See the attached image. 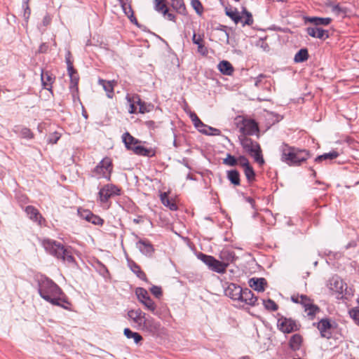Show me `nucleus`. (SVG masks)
Masks as SVG:
<instances>
[{
	"label": "nucleus",
	"mask_w": 359,
	"mask_h": 359,
	"mask_svg": "<svg viewBox=\"0 0 359 359\" xmlns=\"http://www.w3.org/2000/svg\"><path fill=\"white\" fill-rule=\"evenodd\" d=\"M38 292L41 298L53 305L68 309L70 304L61 288L49 278L36 276Z\"/></svg>",
	"instance_id": "1"
},
{
	"label": "nucleus",
	"mask_w": 359,
	"mask_h": 359,
	"mask_svg": "<svg viewBox=\"0 0 359 359\" xmlns=\"http://www.w3.org/2000/svg\"><path fill=\"white\" fill-rule=\"evenodd\" d=\"M281 161L290 166H299L310 158V152L305 149L292 147L286 144L280 147Z\"/></svg>",
	"instance_id": "2"
},
{
	"label": "nucleus",
	"mask_w": 359,
	"mask_h": 359,
	"mask_svg": "<svg viewBox=\"0 0 359 359\" xmlns=\"http://www.w3.org/2000/svg\"><path fill=\"white\" fill-rule=\"evenodd\" d=\"M42 245L47 252L57 259H61L69 264L75 262L71 247H65L62 243L50 239H44Z\"/></svg>",
	"instance_id": "3"
},
{
	"label": "nucleus",
	"mask_w": 359,
	"mask_h": 359,
	"mask_svg": "<svg viewBox=\"0 0 359 359\" xmlns=\"http://www.w3.org/2000/svg\"><path fill=\"white\" fill-rule=\"evenodd\" d=\"M240 141L243 149L252 156L257 163L260 165L264 164V161L262 154V150L257 142L245 136L240 137Z\"/></svg>",
	"instance_id": "4"
},
{
	"label": "nucleus",
	"mask_w": 359,
	"mask_h": 359,
	"mask_svg": "<svg viewBox=\"0 0 359 359\" xmlns=\"http://www.w3.org/2000/svg\"><path fill=\"white\" fill-rule=\"evenodd\" d=\"M197 257L207 265L210 270L218 273H224L228 266V263L219 261L214 257L202 252L198 253L197 255Z\"/></svg>",
	"instance_id": "5"
},
{
	"label": "nucleus",
	"mask_w": 359,
	"mask_h": 359,
	"mask_svg": "<svg viewBox=\"0 0 359 359\" xmlns=\"http://www.w3.org/2000/svg\"><path fill=\"white\" fill-rule=\"evenodd\" d=\"M112 163L109 158L102 159L92 171V176L97 179L105 178L110 180Z\"/></svg>",
	"instance_id": "6"
},
{
	"label": "nucleus",
	"mask_w": 359,
	"mask_h": 359,
	"mask_svg": "<svg viewBox=\"0 0 359 359\" xmlns=\"http://www.w3.org/2000/svg\"><path fill=\"white\" fill-rule=\"evenodd\" d=\"M121 189L113 184H107L102 187L98 193L100 201L102 203H107L110 198L119 196Z\"/></svg>",
	"instance_id": "7"
},
{
	"label": "nucleus",
	"mask_w": 359,
	"mask_h": 359,
	"mask_svg": "<svg viewBox=\"0 0 359 359\" xmlns=\"http://www.w3.org/2000/svg\"><path fill=\"white\" fill-rule=\"evenodd\" d=\"M277 325L279 330L285 333H290L298 330V325L295 320L285 317L278 320Z\"/></svg>",
	"instance_id": "8"
},
{
	"label": "nucleus",
	"mask_w": 359,
	"mask_h": 359,
	"mask_svg": "<svg viewBox=\"0 0 359 359\" xmlns=\"http://www.w3.org/2000/svg\"><path fill=\"white\" fill-rule=\"evenodd\" d=\"M161 324L152 318H144L139 330L147 332L151 334L158 333L160 330Z\"/></svg>",
	"instance_id": "9"
},
{
	"label": "nucleus",
	"mask_w": 359,
	"mask_h": 359,
	"mask_svg": "<svg viewBox=\"0 0 359 359\" xmlns=\"http://www.w3.org/2000/svg\"><path fill=\"white\" fill-rule=\"evenodd\" d=\"M241 132L245 135H253L259 132V128L257 123L250 119H243L242 126L240 128Z\"/></svg>",
	"instance_id": "10"
},
{
	"label": "nucleus",
	"mask_w": 359,
	"mask_h": 359,
	"mask_svg": "<svg viewBox=\"0 0 359 359\" xmlns=\"http://www.w3.org/2000/svg\"><path fill=\"white\" fill-rule=\"evenodd\" d=\"M241 296L238 301L241 302H243L249 306H255V304L257 301V297L255 296L253 292L248 288L243 289V291L241 293Z\"/></svg>",
	"instance_id": "11"
},
{
	"label": "nucleus",
	"mask_w": 359,
	"mask_h": 359,
	"mask_svg": "<svg viewBox=\"0 0 359 359\" xmlns=\"http://www.w3.org/2000/svg\"><path fill=\"white\" fill-rule=\"evenodd\" d=\"M345 287L346 284L339 276H333L329 281L330 290L339 294H343Z\"/></svg>",
	"instance_id": "12"
},
{
	"label": "nucleus",
	"mask_w": 359,
	"mask_h": 359,
	"mask_svg": "<svg viewBox=\"0 0 359 359\" xmlns=\"http://www.w3.org/2000/svg\"><path fill=\"white\" fill-rule=\"evenodd\" d=\"M307 34L313 38L325 40L329 37L328 32L319 27L313 25L306 28Z\"/></svg>",
	"instance_id": "13"
},
{
	"label": "nucleus",
	"mask_w": 359,
	"mask_h": 359,
	"mask_svg": "<svg viewBox=\"0 0 359 359\" xmlns=\"http://www.w3.org/2000/svg\"><path fill=\"white\" fill-rule=\"evenodd\" d=\"M128 316L136 325L137 328L139 329L146 317V314L140 309L136 310L132 309L128 312Z\"/></svg>",
	"instance_id": "14"
},
{
	"label": "nucleus",
	"mask_w": 359,
	"mask_h": 359,
	"mask_svg": "<svg viewBox=\"0 0 359 359\" xmlns=\"http://www.w3.org/2000/svg\"><path fill=\"white\" fill-rule=\"evenodd\" d=\"M243 291V288L235 284V283H229L227 287L225 289L224 292L225 294L230 297L231 299L234 301H238V298L241 296V293Z\"/></svg>",
	"instance_id": "15"
},
{
	"label": "nucleus",
	"mask_w": 359,
	"mask_h": 359,
	"mask_svg": "<svg viewBox=\"0 0 359 359\" xmlns=\"http://www.w3.org/2000/svg\"><path fill=\"white\" fill-rule=\"evenodd\" d=\"M317 327L320 331L322 337L327 339H330L331 337L332 334L330 330L332 328V325L329 319L323 318L320 320L318 323Z\"/></svg>",
	"instance_id": "16"
},
{
	"label": "nucleus",
	"mask_w": 359,
	"mask_h": 359,
	"mask_svg": "<svg viewBox=\"0 0 359 359\" xmlns=\"http://www.w3.org/2000/svg\"><path fill=\"white\" fill-rule=\"evenodd\" d=\"M136 247L144 255L151 257L154 252L152 244L147 240L140 239L136 243Z\"/></svg>",
	"instance_id": "17"
},
{
	"label": "nucleus",
	"mask_w": 359,
	"mask_h": 359,
	"mask_svg": "<svg viewBox=\"0 0 359 359\" xmlns=\"http://www.w3.org/2000/svg\"><path fill=\"white\" fill-rule=\"evenodd\" d=\"M155 9L158 12H161L164 16H167L169 20L175 21V16L174 14L168 12L165 0H155Z\"/></svg>",
	"instance_id": "18"
},
{
	"label": "nucleus",
	"mask_w": 359,
	"mask_h": 359,
	"mask_svg": "<svg viewBox=\"0 0 359 359\" xmlns=\"http://www.w3.org/2000/svg\"><path fill=\"white\" fill-rule=\"evenodd\" d=\"M99 85L102 86L104 91L107 93V96L109 98H112L114 96V88L117 83L114 80L106 81L102 79L98 80Z\"/></svg>",
	"instance_id": "19"
},
{
	"label": "nucleus",
	"mask_w": 359,
	"mask_h": 359,
	"mask_svg": "<svg viewBox=\"0 0 359 359\" xmlns=\"http://www.w3.org/2000/svg\"><path fill=\"white\" fill-rule=\"evenodd\" d=\"M25 211L30 219L37 222L39 224H41L43 217L36 208L32 205H28L25 208Z\"/></svg>",
	"instance_id": "20"
},
{
	"label": "nucleus",
	"mask_w": 359,
	"mask_h": 359,
	"mask_svg": "<svg viewBox=\"0 0 359 359\" xmlns=\"http://www.w3.org/2000/svg\"><path fill=\"white\" fill-rule=\"evenodd\" d=\"M266 285V281L264 278H252L249 280L250 287L257 292H263Z\"/></svg>",
	"instance_id": "21"
},
{
	"label": "nucleus",
	"mask_w": 359,
	"mask_h": 359,
	"mask_svg": "<svg viewBox=\"0 0 359 359\" xmlns=\"http://www.w3.org/2000/svg\"><path fill=\"white\" fill-rule=\"evenodd\" d=\"M123 142L127 149L133 150L135 146H137L140 141L126 132L122 135Z\"/></svg>",
	"instance_id": "22"
},
{
	"label": "nucleus",
	"mask_w": 359,
	"mask_h": 359,
	"mask_svg": "<svg viewBox=\"0 0 359 359\" xmlns=\"http://www.w3.org/2000/svg\"><path fill=\"white\" fill-rule=\"evenodd\" d=\"M41 79L43 88L48 90H50L55 77H53V75L50 72L42 71L41 74Z\"/></svg>",
	"instance_id": "23"
},
{
	"label": "nucleus",
	"mask_w": 359,
	"mask_h": 359,
	"mask_svg": "<svg viewBox=\"0 0 359 359\" xmlns=\"http://www.w3.org/2000/svg\"><path fill=\"white\" fill-rule=\"evenodd\" d=\"M306 22L313 24V25L319 27L321 25H328L331 22L330 18H319V17H307L306 18Z\"/></svg>",
	"instance_id": "24"
},
{
	"label": "nucleus",
	"mask_w": 359,
	"mask_h": 359,
	"mask_svg": "<svg viewBox=\"0 0 359 359\" xmlns=\"http://www.w3.org/2000/svg\"><path fill=\"white\" fill-rule=\"evenodd\" d=\"M339 156V152L337 151H331L328 153H325L322 155L318 156L315 158V162L319 163L323 161L332 162L334 159L337 158Z\"/></svg>",
	"instance_id": "25"
},
{
	"label": "nucleus",
	"mask_w": 359,
	"mask_h": 359,
	"mask_svg": "<svg viewBox=\"0 0 359 359\" xmlns=\"http://www.w3.org/2000/svg\"><path fill=\"white\" fill-rule=\"evenodd\" d=\"M305 312H306L307 316L313 319L316 316V313L320 311V309L316 305H314L311 303L310 299H308L307 301L304 302V305Z\"/></svg>",
	"instance_id": "26"
},
{
	"label": "nucleus",
	"mask_w": 359,
	"mask_h": 359,
	"mask_svg": "<svg viewBox=\"0 0 359 359\" xmlns=\"http://www.w3.org/2000/svg\"><path fill=\"white\" fill-rule=\"evenodd\" d=\"M66 62L67 64V72L68 74L71 79V87H75L78 84L79 78L76 76V72L74 69V67L69 58H66Z\"/></svg>",
	"instance_id": "27"
},
{
	"label": "nucleus",
	"mask_w": 359,
	"mask_h": 359,
	"mask_svg": "<svg viewBox=\"0 0 359 359\" xmlns=\"http://www.w3.org/2000/svg\"><path fill=\"white\" fill-rule=\"evenodd\" d=\"M217 68L219 71L224 75L230 76L233 72V67L232 65L227 60L221 61L218 65Z\"/></svg>",
	"instance_id": "28"
},
{
	"label": "nucleus",
	"mask_w": 359,
	"mask_h": 359,
	"mask_svg": "<svg viewBox=\"0 0 359 359\" xmlns=\"http://www.w3.org/2000/svg\"><path fill=\"white\" fill-rule=\"evenodd\" d=\"M133 151L135 154L147 156V157H152L155 155V151L151 148H147L141 145L135 146L133 148Z\"/></svg>",
	"instance_id": "29"
},
{
	"label": "nucleus",
	"mask_w": 359,
	"mask_h": 359,
	"mask_svg": "<svg viewBox=\"0 0 359 359\" xmlns=\"http://www.w3.org/2000/svg\"><path fill=\"white\" fill-rule=\"evenodd\" d=\"M142 304L148 311L151 312L154 316L161 318V312L160 311L159 309H157L155 302L151 299V297L146 299Z\"/></svg>",
	"instance_id": "30"
},
{
	"label": "nucleus",
	"mask_w": 359,
	"mask_h": 359,
	"mask_svg": "<svg viewBox=\"0 0 359 359\" xmlns=\"http://www.w3.org/2000/svg\"><path fill=\"white\" fill-rule=\"evenodd\" d=\"M13 131L22 138L32 139L34 137V135L30 129L26 127L15 126Z\"/></svg>",
	"instance_id": "31"
},
{
	"label": "nucleus",
	"mask_w": 359,
	"mask_h": 359,
	"mask_svg": "<svg viewBox=\"0 0 359 359\" xmlns=\"http://www.w3.org/2000/svg\"><path fill=\"white\" fill-rule=\"evenodd\" d=\"M161 203L168 208L171 210H177V205L176 203L171 199L168 198V194L166 192H164L161 194Z\"/></svg>",
	"instance_id": "32"
},
{
	"label": "nucleus",
	"mask_w": 359,
	"mask_h": 359,
	"mask_svg": "<svg viewBox=\"0 0 359 359\" xmlns=\"http://www.w3.org/2000/svg\"><path fill=\"white\" fill-rule=\"evenodd\" d=\"M227 179L233 185H240V173L237 170H231L227 171Z\"/></svg>",
	"instance_id": "33"
},
{
	"label": "nucleus",
	"mask_w": 359,
	"mask_h": 359,
	"mask_svg": "<svg viewBox=\"0 0 359 359\" xmlns=\"http://www.w3.org/2000/svg\"><path fill=\"white\" fill-rule=\"evenodd\" d=\"M309 58V52L306 48H301L294 55V61L296 63L304 62Z\"/></svg>",
	"instance_id": "34"
},
{
	"label": "nucleus",
	"mask_w": 359,
	"mask_h": 359,
	"mask_svg": "<svg viewBox=\"0 0 359 359\" xmlns=\"http://www.w3.org/2000/svg\"><path fill=\"white\" fill-rule=\"evenodd\" d=\"M225 13L227 16H229L236 24H238L241 20L243 17L239 14L236 9L232 10L231 8H226Z\"/></svg>",
	"instance_id": "35"
},
{
	"label": "nucleus",
	"mask_w": 359,
	"mask_h": 359,
	"mask_svg": "<svg viewBox=\"0 0 359 359\" xmlns=\"http://www.w3.org/2000/svg\"><path fill=\"white\" fill-rule=\"evenodd\" d=\"M171 6L179 13H185L186 7L183 0H171Z\"/></svg>",
	"instance_id": "36"
},
{
	"label": "nucleus",
	"mask_w": 359,
	"mask_h": 359,
	"mask_svg": "<svg viewBox=\"0 0 359 359\" xmlns=\"http://www.w3.org/2000/svg\"><path fill=\"white\" fill-rule=\"evenodd\" d=\"M220 257L224 260L223 262L229 264V262H232L234 260L236 256L234 252L224 250L221 252Z\"/></svg>",
	"instance_id": "37"
},
{
	"label": "nucleus",
	"mask_w": 359,
	"mask_h": 359,
	"mask_svg": "<svg viewBox=\"0 0 359 359\" xmlns=\"http://www.w3.org/2000/svg\"><path fill=\"white\" fill-rule=\"evenodd\" d=\"M302 341V336L298 334H295L291 337L290 340V346L292 349L298 350L300 347Z\"/></svg>",
	"instance_id": "38"
},
{
	"label": "nucleus",
	"mask_w": 359,
	"mask_h": 359,
	"mask_svg": "<svg viewBox=\"0 0 359 359\" xmlns=\"http://www.w3.org/2000/svg\"><path fill=\"white\" fill-rule=\"evenodd\" d=\"M124 334L128 339H133L136 344L142 340V337L137 332H134L129 328H125Z\"/></svg>",
	"instance_id": "39"
},
{
	"label": "nucleus",
	"mask_w": 359,
	"mask_h": 359,
	"mask_svg": "<svg viewBox=\"0 0 359 359\" xmlns=\"http://www.w3.org/2000/svg\"><path fill=\"white\" fill-rule=\"evenodd\" d=\"M242 15H243L241 17H243V19L241 22H242L243 26L252 25L253 23V18L251 13L248 11L245 8H243Z\"/></svg>",
	"instance_id": "40"
},
{
	"label": "nucleus",
	"mask_w": 359,
	"mask_h": 359,
	"mask_svg": "<svg viewBox=\"0 0 359 359\" xmlns=\"http://www.w3.org/2000/svg\"><path fill=\"white\" fill-rule=\"evenodd\" d=\"M130 267L133 273H135L140 279H146L145 273L141 270L140 267L135 262L130 264Z\"/></svg>",
	"instance_id": "41"
},
{
	"label": "nucleus",
	"mask_w": 359,
	"mask_h": 359,
	"mask_svg": "<svg viewBox=\"0 0 359 359\" xmlns=\"http://www.w3.org/2000/svg\"><path fill=\"white\" fill-rule=\"evenodd\" d=\"M136 294L139 301L142 303L146 299L150 298L148 292L142 287H139L136 290Z\"/></svg>",
	"instance_id": "42"
},
{
	"label": "nucleus",
	"mask_w": 359,
	"mask_h": 359,
	"mask_svg": "<svg viewBox=\"0 0 359 359\" xmlns=\"http://www.w3.org/2000/svg\"><path fill=\"white\" fill-rule=\"evenodd\" d=\"M201 133L205 135H217L219 134V130L217 128L208 126L206 128L199 127L197 128Z\"/></svg>",
	"instance_id": "43"
},
{
	"label": "nucleus",
	"mask_w": 359,
	"mask_h": 359,
	"mask_svg": "<svg viewBox=\"0 0 359 359\" xmlns=\"http://www.w3.org/2000/svg\"><path fill=\"white\" fill-rule=\"evenodd\" d=\"M122 8L125 14L128 17L131 22H133L132 18H133V11L130 5H128L123 0H120Z\"/></svg>",
	"instance_id": "44"
},
{
	"label": "nucleus",
	"mask_w": 359,
	"mask_h": 359,
	"mask_svg": "<svg viewBox=\"0 0 359 359\" xmlns=\"http://www.w3.org/2000/svg\"><path fill=\"white\" fill-rule=\"evenodd\" d=\"M126 99L128 101V102H132L133 104H135V105L137 104L138 106H140L143 102V101L140 99V95L137 94H127L126 96Z\"/></svg>",
	"instance_id": "45"
},
{
	"label": "nucleus",
	"mask_w": 359,
	"mask_h": 359,
	"mask_svg": "<svg viewBox=\"0 0 359 359\" xmlns=\"http://www.w3.org/2000/svg\"><path fill=\"white\" fill-rule=\"evenodd\" d=\"M189 116L194 125V126L196 128H199V127H203V128H206L207 126L205 125L201 120L200 118L198 117V116L196 115V114L195 112H190V114H189Z\"/></svg>",
	"instance_id": "46"
},
{
	"label": "nucleus",
	"mask_w": 359,
	"mask_h": 359,
	"mask_svg": "<svg viewBox=\"0 0 359 359\" xmlns=\"http://www.w3.org/2000/svg\"><path fill=\"white\" fill-rule=\"evenodd\" d=\"M191 5L198 15H201L203 14V7L199 0H191Z\"/></svg>",
	"instance_id": "47"
},
{
	"label": "nucleus",
	"mask_w": 359,
	"mask_h": 359,
	"mask_svg": "<svg viewBox=\"0 0 359 359\" xmlns=\"http://www.w3.org/2000/svg\"><path fill=\"white\" fill-rule=\"evenodd\" d=\"M223 163L229 166H235L238 164V160L230 154H226V157L223 159Z\"/></svg>",
	"instance_id": "48"
},
{
	"label": "nucleus",
	"mask_w": 359,
	"mask_h": 359,
	"mask_svg": "<svg viewBox=\"0 0 359 359\" xmlns=\"http://www.w3.org/2000/svg\"><path fill=\"white\" fill-rule=\"evenodd\" d=\"M154 108V105L151 103L143 102L139 106L138 112L140 114H144L151 111Z\"/></svg>",
	"instance_id": "49"
},
{
	"label": "nucleus",
	"mask_w": 359,
	"mask_h": 359,
	"mask_svg": "<svg viewBox=\"0 0 359 359\" xmlns=\"http://www.w3.org/2000/svg\"><path fill=\"white\" fill-rule=\"evenodd\" d=\"M244 172L247 180L249 182H251L255 180V173L252 167L250 165L244 168Z\"/></svg>",
	"instance_id": "50"
},
{
	"label": "nucleus",
	"mask_w": 359,
	"mask_h": 359,
	"mask_svg": "<svg viewBox=\"0 0 359 359\" xmlns=\"http://www.w3.org/2000/svg\"><path fill=\"white\" fill-rule=\"evenodd\" d=\"M263 304L267 310L276 311L278 309V305L274 301L269 299L268 300H263Z\"/></svg>",
	"instance_id": "51"
},
{
	"label": "nucleus",
	"mask_w": 359,
	"mask_h": 359,
	"mask_svg": "<svg viewBox=\"0 0 359 359\" xmlns=\"http://www.w3.org/2000/svg\"><path fill=\"white\" fill-rule=\"evenodd\" d=\"M28 1L29 0H23L22 2V8L24 9L23 18L26 21L28 20L31 14V10L28 6Z\"/></svg>",
	"instance_id": "52"
},
{
	"label": "nucleus",
	"mask_w": 359,
	"mask_h": 359,
	"mask_svg": "<svg viewBox=\"0 0 359 359\" xmlns=\"http://www.w3.org/2000/svg\"><path fill=\"white\" fill-rule=\"evenodd\" d=\"M90 222L95 225L102 226L103 224L104 220L99 216L93 213Z\"/></svg>",
	"instance_id": "53"
},
{
	"label": "nucleus",
	"mask_w": 359,
	"mask_h": 359,
	"mask_svg": "<svg viewBox=\"0 0 359 359\" xmlns=\"http://www.w3.org/2000/svg\"><path fill=\"white\" fill-rule=\"evenodd\" d=\"M349 315L355 323L359 325V310L353 309L349 311Z\"/></svg>",
	"instance_id": "54"
},
{
	"label": "nucleus",
	"mask_w": 359,
	"mask_h": 359,
	"mask_svg": "<svg viewBox=\"0 0 359 359\" xmlns=\"http://www.w3.org/2000/svg\"><path fill=\"white\" fill-rule=\"evenodd\" d=\"M60 138V134L55 132L49 135L48 142L50 144H56Z\"/></svg>",
	"instance_id": "55"
},
{
	"label": "nucleus",
	"mask_w": 359,
	"mask_h": 359,
	"mask_svg": "<svg viewBox=\"0 0 359 359\" xmlns=\"http://www.w3.org/2000/svg\"><path fill=\"white\" fill-rule=\"evenodd\" d=\"M332 11L336 15L345 14L346 8L341 7L339 4L332 5Z\"/></svg>",
	"instance_id": "56"
},
{
	"label": "nucleus",
	"mask_w": 359,
	"mask_h": 359,
	"mask_svg": "<svg viewBox=\"0 0 359 359\" xmlns=\"http://www.w3.org/2000/svg\"><path fill=\"white\" fill-rule=\"evenodd\" d=\"M291 299H292V302H294L295 303H301L302 305H304V302L307 301V299L309 298L305 295H300V296L297 295V296H292Z\"/></svg>",
	"instance_id": "57"
},
{
	"label": "nucleus",
	"mask_w": 359,
	"mask_h": 359,
	"mask_svg": "<svg viewBox=\"0 0 359 359\" xmlns=\"http://www.w3.org/2000/svg\"><path fill=\"white\" fill-rule=\"evenodd\" d=\"M238 163L240 164L243 168L250 165L248 158L244 156H240L238 158Z\"/></svg>",
	"instance_id": "58"
},
{
	"label": "nucleus",
	"mask_w": 359,
	"mask_h": 359,
	"mask_svg": "<svg viewBox=\"0 0 359 359\" xmlns=\"http://www.w3.org/2000/svg\"><path fill=\"white\" fill-rule=\"evenodd\" d=\"M79 212V214H80L81 217L83 219H86V221H88V222H90V219H91V215H92V214H93V212H90V210H83V211H82V212Z\"/></svg>",
	"instance_id": "59"
},
{
	"label": "nucleus",
	"mask_w": 359,
	"mask_h": 359,
	"mask_svg": "<svg viewBox=\"0 0 359 359\" xmlns=\"http://www.w3.org/2000/svg\"><path fill=\"white\" fill-rule=\"evenodd\" d=\"M151 292L157 298H159L162 295L161 288L156 285L151 287Z\"/></svg>",
	"instance_id": "60"
},
{
	"label": "nucleus",
	"mask_w": 359,
	"mask_h": 359,
	"mask_svg": "<svg viewBox=\"0 0 359 359\" xmlns=\"http://www.w3.org/2000/svg\"><path fill=\"white\" fill-rule=\"evenodd\" d=\"M192 41L194 44L199 45L203 42V38L201 35H197L196 33H194Z\"/></svg>",
	"instance_id": "61"
},
{
	"label": "nucleus",
	"mask_w": 359,
	"mask_h": 359,
	"mask_svg": "<svg viewBox=\"0 0 359 359\" xmlns=\"http://www.w3.org/2000/svg\"><path fill=\"white\" fill-rule=\"evenodd\" d=\"M198 51L203 55L207 54V49L202 43L198 45Z\"/></svg>",
	"instance_id": "62"
},
{
	"label": "nucleus",
	"mask_w": 359,
	"mask_h": 359,
	"mask_svg": "<svg viewBox=\"0 0 359 359\" xmlns=\"http://www.w3.org/2000/svg\"><path fill=\"white\" fill-rule=\"evenodd\" d=\"M130 109H128V112L130 114H135L137 113V107L135 106V104H133L132 102H128Z\"/></svg>",
	"instance_id": "63"
},
{
	"label": "nucleus",
	"mask_w": 359,
	"mask_h": 359,
	"mask_svg": "<svg viewBox=\"0 0 359 359\" xmlns=\"http://www.w3.org/2000/svg\"><path fill=\"white\" fill-rule=\"evenodd\" d=\"M50 21H51L50 17L48 15H46V16H44V18L43 19V21H42L43 25L48 26L50 23Z\"/></svg>",
	"instance_id": "64"
}]
</instances>
